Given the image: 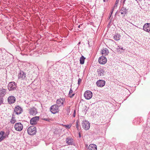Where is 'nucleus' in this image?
<instances>
[{
    "label": "nucleus",
    "instance_id": "34",
    "mask_svg": "<svg viewBox=\"0 0 150 150\" xmlns=\"http://www.w3.org/2000/svg\"><path fill=\"white\" fill-rule=\"evenodd\" d=\"M44 120H45V121H49V120H50L49 119H47V118H45L44 119Z\"/></svg>",
    "mask_w": 150,
    "mask_h": 150
},
{
    "label": "nucleus",
    "instance_id": "31",
    "mask_svg": "<svg viewBox=\"0 0 150 150\" xmlns=\"http://www.w3.org/2000/svg\"><path fill=\"white\" fill-rule=\"evenodd\" d=\"M64 126H65L68 129H69L71 126L69 125H65Z\"/></svg>",
    "mask_w": 150,
    "mask_h": 150
},
{
    "label": "nucleus",
    "instance_id": "3",
    "mask_svg": "<svg viewBox=\"0 0 150 150\" xmlns=\"http://www.w3.org/2000/svg\"><path fill=\"white\" fill-rule=\"evenodd\" d=\"M59 107L57 104L54 105L50 107V110L52 113L55 114L59 111Z\"/></svg>",
    "mask_w": 150,
    "mask_h": 150
},
{
    "label": "nucleus",
    "instance_id": "47",
    "mask_svg": "<svg viewBox=\"0 0 150 150\" xmlns=\"http://www.w3.org/2000/svg\"><path fill=\"white\" fill-rule=\"evenodd\" d=\"M116 3H117V2L116 1Z\"/></svg>",
    "mask_w": 150,
    "mask_h": 150
},
{
    "label": "nucleus",
    "instance_id": "7",
    "mask_svg": "<svg viewBox=\"0 0 150 150\" xmlns=\"http://www.w3.org/2000/svg\"><path fill=\"white\" fill-rule=\"evenodd\" d=\"M82 125L83 128L85 130H88L90 128V123L88 121L86 120L83 121Z\"/></svg>",
    "mask_w": 150,
    "mask_h": 150
},
{
    "label": "nucleus",
    "instance_id": "11",
    "mask_svg": "<svg viewBox=\"0 0 150 150\" xmlns=\"http://www.w3.org/2000/svg\"><path fill=\"white\" fill-rule=\"evenodd\" d=\"M16 101V98L13 96H9L8 98V102L9 104H13Z\"/></svg>",
    "mask_w": 150,
    "mask_h": 150
},
{
    "label": "nucleus",
    "instance_id": "24",
    "mask_svg": "<svg viewBox=\"0 0 150 150\" xmlns=\"http://www.w3.org/2000/svg\"><path fill=\"white\" fill-rule=\"evenodd\" d=\"M72 92H73L72 90V89H71L69 91V96L70 98H72L75 95V94L74 93V94H72L71 95V93H72Z\"/></svg>",
    "mask_w": 150,
    "mask_h": 150
},
{
    "label": "nucleus",
    "instance_id": "27",
    "mask_svg": "<svg viewBox=\"0 0 150 150\" xmlns=\"http://www.w3.org/2000/svg\"><path fill=\"white\" fill-rule=\"evenodd\" d=\"M69 108L70 106H68L67 107L66 109V110L67 112V113L68 115H69L70 112Z\"/></svg>",
    "mask_w": 150,
    "mask_h": 150
},
{
    "label": "nucleus",
    "instance_id": "6",
    "mask_svg": "<svg viewBox=\"0 0 150 150\" xmlns=\"http://www.w3.org/2000/svg\"><path fill=\"white\" fill-rule=\"evenodd\" d=\"M28 111L29 114L33 116L35 115L38 113L37 110L35 107H33L28 109Z\"/></svg>",
    "mask_w": 150,
    "mask_h": 150
},
{
    "label": "nucleus",
    "instance_id": "33",
    "mask_svg": "<svg viewBox=\"0 0 150 150\" xmlns=\"http://www.w3.org/2000/svg\"><path fill=\"white\" fill-rule=\"evenodd\" d=\"M112 11L111 12V14L109 16L108 18H109V19L110 18L111 16V15L112 14Z\"/></svg>",
    "mask_w": 150,
    "mask_h": 150
},
{
    "label": "nucleus",
    "instance_id": "4",
    "mask_svg": "<svg viewBox=\"0 0 150 150\" xmlns=\"http://www.w3.org/2000/svg\"><path fill=\"white\" fill-rule=\"evenodd\" d=\"M18 79L21 80H25L26 79V74L23 71L20 70L18 74Z\"/></svg>",
    "mask_w": 150,
    "mask_h": 150
},
{
    "label": "nucleus",
    "instance_id": "30",
    "mask_svg": "<svg viewBox=\"0 0 150 150\" xmlns=\"http://www.w3.org/2000/svg\"><path fill=\"white\" fill-rule=\"evenodd\" d=\"M81 81V79L80 78H79V79H78V83L79 85L80 84Z\"/></svg>",
    "mask_w": 150,
    "mask_h": 150
},
{
    "label": "nucleus",
    "instance_id": "5",
    "mask_svg": "<svg viewBox=\"0 0 150 150\" xmlns=\"http://www.w3.org/2000/svg\"><path fill=\"white\" fill-rule=\"evenodd\" d=\"M14 127L15 130L18 131H21L23 128V125L21 122L16 123L15 124Z\"/></svg>",
    "mask_w": 150,
    "mask_h": 150
},
{
    "label": "nucleus",
    "instance_id": "9",
    "mask_svg": "<svg viewBox=\"0 0 150 150\" xmlns=\"http://www.w3.org/2000/svg\"><path fill=\"white\" fill-rule=\"evenodd\" d=\"M39 116H35L33 117L30 120V124L35 125L37 124V122L39 120Z\"/></svg>",
    "mask_w": 150,
    "mask_h": 150
},
{
    "label": "nucleus",
    "instance_id": "12",
    "mask_svg": "<svg viewBox=\"0 0 150 150\" xmlns=\"http://www.w3.org/2000/svg\"><path fill=\"white\" fill-rule=\"evenodd\" d=\"M143 29L147 32L150 31V23L145 24L143 27Z\"/></svg>",
    "mask_w": 150,
    "mask_h": 150
},
{
    "label": "nucleus",
    "instance_id": "40",
    "mask_svg": "<svg viewBox=\"0 0 150 150\" xmlns=\"http://www.w3.org/2000/svg\"><path fill=\"white\" fill-rule=\"evenodd\" d=\"M108 0H104V2H106L108 1Z\"/></svg>",
    "mask_w": 150,
    "mask_h": 150
},
{
    "label": "nucleus",
    "instance_id": "42",
    "mask_svg": "<svg viewBox=\"0 0 150 150\" xmlns=\"http://www.w3.org/2000/svg\"><path fill=\"white\" fill-rule=\"evenodd\" d=\"M124 21H126V20L125 18H124Z\"/></svg>",
    "mask_w": 150,
    "mask_h": 150
},
{
    "label": "nucleus",
    "instance_id": "44",
    "mask_svg": "<svg viewBox=\"0 0 150 150\" xmlns=\"http://www.w3.org/2000/svg\"><path fill=\"white\" fill-rule=\"evenodd\" d=\"M80 43H81V42H79L78 43V45L80 44Z\"/></svg>",
    "mask_w": 150,
    "mask_h": 150
},
{
    "label": "nucleus",
    "instance_id": "32",
    "mask_svg": "<svg viewBox=\"0 0 150 150\" xmlns=\"http://www.w3.org/2000/svg\"><path fill=\"white\" fill-rule=\"evenodd\" d=\"M75 113H76V111L75 110H74V113L73 114V117H75Z\"/></svg>",
    "mask_w": 150,
    "mask_h": 150
},
{
    "label": "nucleus",
    "instance_id": "45",
    "mask_svg": "<svg viewBox=\"0 0 150 150\" xmlns=\"http://www.w3.org/2000/svg\"><path fill=\"white\" fill-rule=\"evenodd\" d=\"M125 15H124L123 16V17H125Z\"/></svg>",
    "mask_w": 150,
    "mask_h": 150
},
{
    "label": "nucleus",
    "instance_id": "16",
    "mask_svg": "<svg viewBox=\"0 0 150 150\" xmlns=\"http://www.w3.org/2000/svg\"><path fill=\"white\" fill-rule=\"evenodd\" d=\"M88 149L89 150H97V146L95 144H91L89 145Z\"/></svg>",
    "mask_w": 150,
    "mask_h": 150
},
{
    "label": "nucleus",
    "instance_id": "10",
    "mask_svg": "<svg viewBox=\"0 0 150 150\" xmlns=\"http://www.w3.org/2000/svg\"><path fill=\"white\" fill-rule=\"evenodd\" d=\"M23 111L22 109L18 105L16 106L14 110V112L18 115L21 114L22 112Z\"/></svg>",
    "mask_w": 150,
    "mask_h": 150
},
{
    "label": "nucleus",
    "instance_id": "19",
    "mask_svg": "<svg viewBox=\"0 0 150 150\" xmlns=\"http://www.w3.org/2000/svg\"><path fill=\"white\" fill-rule=\"evenodd\" d=\"M127 10L124 7H122L120 10V11L121 14H125L126 13Z\"/></svg>",
    "mask_w": 150,
    "mask_h": 150
},
{
    "label": "nucleus",
    "instance_id": "23",
    "mask_svg": "<svg viewBox=\"0 0 150 150\" xmlns=\"http://www.w3.org/2000/svg\"><path fill=\"white\" fill-rule=\"evenodd\" d=\"M98 62L100 64H103V57L102 56H101L99 58Z\"/></svg>",
    "mask_w": 150,
    "mask_h": 150
},
{
    "label": "nucleus",
    "instance_id": "14",
    "mask_svg": "<svg viewBox=\"0 0 150 150\" xmlns=\"http://www.w3.org/2000/svg\"><path fill=\"white\" fill-rule=\"evenodd\" d=\"M65 100L62 99H59L57 100V103L59 107H60L62 105L64 104Z\"/></svg>",
    "mask_w": 150,
    "mask_h": 150
},
{
    "label": "nucleus",
    "instance_id": "41",
    "mask_svg": "<svg viewBox=\"0 0 150 150\" xmlns=\"http://www.w3.org/2000/svg\"><path fill=\"white\" fill-rule=\"evenodd\" d=\"M105 81H104V86L105 85Z\"/></svg>",
    "mask_w": 150,
    "mask_h": 150
},
{
    "label": "nucleus",
    "instance_id": "29",
    "mask_svg": "<svg viewBox=\"0 0 150 150\" xmlns=\"http://www.w3.org/2000/svg\"><path fill=\"white\" fill-rule=\"evenodd\" d=\"M107 61V59L105 57H104V64H105Z\"/></svg>",
    "mask_w": 150,
    "mask_h": 150
},
{
    "label": "nucleus",
    "instance_id": "15",
    "mask_svg": "<svg viewBox=\"0 0 150 150\" xmlns=\"http://www.w3.org/2000/svg\"><path fill=\"white\" fill-rule=\"evenodd\" d=\"M97 86L99 87H102L103 86V80H99L96 82Z\"/></svg>",
    "mask_w": 150,
    "mask_h": 150
},
{
    "label": "nucleus",
    "instance_id": "37",
    "mask_svg": "<svg viewBox=\"0 0 150 150\" xmlns=\"http://www.w3.org/2000/svg\"><path fill=\"white\" fill-rule=\"evenodd\" d=\"M118 47L119 49H120L121 50H125L124 49L123 47L120 48V47L119 46Z\"/></svg>",
    "mask_w": 150,
    "mask_h": 150
},
{
    "label": "nucleus",
    "instance_id": "8",
    "mask_svg": "<svg viewBox=\"0 0 150 150\" xmlns=\"http://www.w3.org/2000/svg\"><path fill=\"white\" fill-rule=\"evenodd\" d=\"M84 96L86 99L89 100L92 98V93L90 91H86L84 93Z\"/></svg>",
    "mask_w": 150,
    "mask_h": 150
},
{
    "label": "nucleus",
    "instance_id": "48",
    "mask_svg": "<svg viewBox=\"0 0 150 150\" xmlns=\"http://www.w3.org/2000/svg\"><path fill=\"white\" fill-rule=\"evenodd\" d=\"M117 13V12H116L115 14Z\"/></svg>",
    "mask_w": 150,
    "mask_h": 150
},
{
    "label": "nucleus",
    "instance_id": "1",
    "mask_svg": "<svg viewBox=\"0 0 150 150\" xmlns=\"http://www.w3.org/2000/svg\"><path fill=\"white\" fill-rule=\"evenodd\" d=\"M8 88L9 91H17V84L15 82H11L8 84Z\"/></svg>",
    "mask_w": 150,
    "mask_h": 150
},
{
    "label": "nucleus",
    "instance_id": "35",
    "mask_svg": "<svg viewBox=\"0 0 150 150\" xmlns=\"http://www.w3.org/2000/svg\"><path fill=\"white\" fill-rule=\"evenodd\" d=\"M79 138H80L81 137V133L80 132H79Z\"/></svg>",
    "mask_w": 150,
    "mask_h": 150
},
{
    "label": "nucleus",
    "instance_id": "18",
    "mask_svg": "<svg viewBox=\"0 0 150 150\" xmlns=\"http://www.w3.org/2000/svg\"><path fill=\"white\" fill-rule=\"evenodd\" d=\"M121 35L118 33L116 34L114 36V39L116 41H117L120 40Z\"/></svg>",
    "mask_w": 150,
    "mask_h": 150
},
{
    "label": "nucleus",
    "instance_id": "25",
    "mask_svg": "<svg viewBox=\"0 0 150 150\" xmlns=\"http://www.w3.org/2000/svg\"><path fill=\"white\" fill-rule=\"evenodd\" d=\"M4 134V132L1 131L0 132V137L4 139L5 138V137L3 136Z\"/></svg>",
    "mask_w": 150,
    "mask_h": 150
},
{
    "label": "nucleus",
    "instance_id": "17",
    "mask_svg": "<svg viewBox=\"0 0 150 150\" xmlns=\"http://www.w3.org/2000/svg\"><path fill=\"white\" fill-rule=\"evenodd\" d=\"M66 143L68 144L72 145L73 144V139L71 137H67L66 139Z\"/></svg>",
    "mask_w": 150,
    "mask_h": 150
},
{
    "label": "nucleus",
    "instance_id": "2",
    "mask_svg": "<svg viewBox=\"0 0 150 150\" xmlns=\"http://www.w3.org/2000/svg\"><path fill=\"white\" fill-rule=\"evenodd\" d=\"M27 132L28 134L30 135L35 134L36 132V128L34 126H30L28 128Z\"/></svg>",
    "mask_w": 150,
    "mask_h": 150
},
{
    "label": "nucleus",
    "instance_id": "28",
    "mask_svg": "<svg viewBox=\"0 0 150 150\" xmlns=\"http://www.w3.org/2000/svg\"><path fill=\"white\" fill-rule=\"evenodd\" d=\"M4 101V99L3 98L1 97H0V105L2 104L3 103Z\"/></svg>",
    "mask_w": 150,
    "mask_h": 150
},
{
    "label": "nucleus",
    "instance_id": "46",
    "mask_svg": "<svg viewBox=\"0 0 150 150\" xmlns=\"http://www.w3.org/2000/svg\"><path fill=\"white\" fill-rule=\"evenodd\" d=\"M116 3H117V2L116 1Z\"/></svg>",
    "mask_w": 150,
    "mask_h": 150
},
{
    "label": "nucleus",
    "instance_id": "20",
    "mask_svg": "<svg viewBox=\"0 0 150 150\" xmlns=\"http://www.w3.org/2000/svg\"><path fill=\"white\" fill-rule=\"evenodd\" d=\"M16 122V120L15 119V116L13 114L12 118L10 120V122L11 124H14Z\"/></svg>",
    "mask_w": 150,
    "mask_h": 150
},
{
    "label": "nucleus",
    "instance_id": "36",
    "mask_svg": "<svg viewBox=\"0 0 150 150\" xmlns=\"http://www.w3.org/2000/svg\"><path fill=\"white\" fill-rule=\"evenodd\" d=\"M76 128H77V129H79L78 125V123L77 122V123H76Z\"/></svg>",
    "mask_w": 150,
    "mask_h": 150
},
{
    "label": "nucleus",
    "instance_id": "39",
    "mask_svg": "<svg viewBox=\"0 0 150 150\" xmlns=\"http://www.w3.org/2000/svg\"><path fill=\"white\" fill-rule=\"evenodd\" d=\"M3 139H2L0 137V140L1 141H2Z\"/></svg>",
    "mask_w": 150,
    "mask_h": 150
},
{
    "label": "nucleus",
    "instance_id": "22",
    "mask_svg": "<svg viewBox=\"0 0 150 150\" xmlns=\"http://www.w3.org/2000/svg\"><path fill=\"white\" fill-rule=\"evenodd\" d=\"M85 57H84L83 56H82L80 59V64H83L84 62V60L85 59Z\"/></svg>",
    "mask_w": 150,
    "mask_h": 150
},
{
    "label": "nucleus",
    "instance_id": "43",
    "mask_svg": "<svg viewBox=\"0 0 150 150\" xmlns=\"http://www.w3.org/2000/svg\"><path fill=\"white\" fill-rule=\"evenodd\" d=\"M78 27L79 28H80V25H79L78 26Z\"/></svg>",
    "mask_w": 150,
    "mask_h": 150
},
{
    "label": "nucleus",
    "instance_id": "13",
    "mask_svg": "<svg viewBox=\"0 0 150 150\" xmlns=\"http://www.w3.org/2000/svg\"><path fill=\"white\" fill-rule=\"evenodd\" d=\"M6 89L0 88V97L3 98L6 94Z\"/></svg>",
    "mask_w": 150,
    "mask_h": 150
},
{
    "label": "nucleus",
    "instance_id": "21",
    "mask_svg": "<svg viewBox=\"0 0 150 150\" xmlns=\"http://www.w3.org/2000/svg\"><path fill=\"white\" fill-rule=\"evenodd\" d=\"M98 73V75L99 76H102L103 75V69L101 68H99L97 70Z\"/></svg>",
    "mask_w": 150,
    "mask_h": 150
},
{
    "label": "nucleus",
    "instance_id": "38",
    "mask_svg": "<svg viewBox=\"0 0 150 150\" xmlns=\"http://www.w3.org/2000/svg\"><path fill=\"white\" fill-rule=\"evenodd\" d=\"M101 53L102 54H103V50H102L101 52Z\"/></svg>",
    "mask_w": 150,
    "mask_h": 150
},
{
    "label": "nucleus",
    "instance_id": "26",
    "mask_svg": "<svg viewBox=\"0 0 150 150\" xmlns=\"http://www.w3.org/2000/svg\"><path fill=\"white\" fill-rule=\"evenodd\" d=\"M105 53V55H108V54L109 53V51L107 48H105V49L104 50V54Z\"/></svg>",
    "mask_w": 150,
    "mask_h": 150
}]
</instances>
